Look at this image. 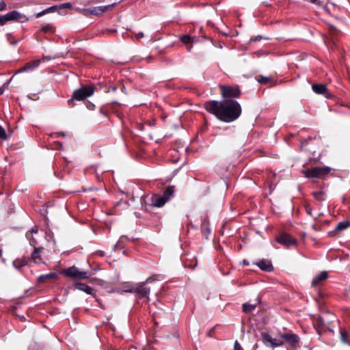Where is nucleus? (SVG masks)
Masks as SVG:
<instances>
[{"instance_id": "obj_1", "label": "nucleus", "mask_w": 350, "mask_h": 350, "mask_svg": "<svg viewBox=\"0 0 350 350\" xmlns=\"http://www.w3.org/2000/svg\"><path fill=\"white\" fill-rule=\"evenodd\" d=\"M204 107L207 112L214 115L218 120L227 123L238 119L242 111L241 105L233 99L208 100L204 103Z\"/></svg>"}, {"instance_id": "obj_2", "label": "nucleus", "mask_w": 350, "mask_h": 350, "mask_svg": "<svg viewBox=\"0 0 350 350\" xmlns=\"http://www.w3.org/2000/svg\"><path fill=\"white\" fill-rule=\"evenodd\" d=\"M175 191L174 186L167 187L162 193H153L145 197L146 206L162 207L173 196Z\"/></svg>"}, {"instance_id": "obj_3", "label": "nucleus", "mask_w": 350, "mask_h": 350, "mask_svg": "<svg viewBox=\"0 0 350 350\" xmlns=\"http://www.w3.org/2000/svg\"><path fill=\"white\" fill-rule=\"evenodd\" d=\"M94 91L95 88L92 85L82 86L81 88L75 90L72 93L71 98L68 100V105L74 107L75 105V100H84L86 98L93 95Z\"/></svg>"}, {"instance_id": "obj_4", "label": "nucleus", "mask_w": 350, "mask_h": 350, "mask_svg": "<svg viewBox=\"0 0 350 350\" xmlns=\"http://www.w3.org/2000/svg\"><path fill=\"white\" fill-rule=\"evenodd\" d=\"M62 273L68 278L79 280H86L93 275V273L90 271H80L75 266H72L63 270Z\"/></svg>"}, {"instance_id": "obj_5", "label": "nucleus", "mask_w": 350, "mask_h": 350, "mask_svg": "<svg viewBox=\"0 0 350 350\" xmlns=\"http://www.w3.org/2000/svg\"><path fill=\"white\" fill-rule=\"evenodd\" d=\"M221 95L226 99L239 98L241 95V90L238 85H220Z\"/></svg>"}, {"instance_id": "obj_6", "label": "nucleus", "mask_w": 350, "mask_h": 350, "mask_svg": "<svg viewBox=\"0 0 350 350\" xmlns=\"http://www.w3.org/2000/svg\"><path fill=\"white\" fill-rule=\"evenodd\" d=\"M275 241L287 249L296 247L297 244V240L286 232H282L278 235L275 237Z\"/></svg>"}, {"instance_id": "obj_7", "label": "nucleus", "mask_w": 350, "mask_h": 350, "mask_svg": "<svg viewBox=\"0 0 350 350\" xmlns=\"http://www.w3.org/2000/svg\"><path fill=\"white\" fill-rule=\"evenodd\" d=\"M157 279L155 278L154 275L150 276L148 278L145 282L142 283L138 286L133 288L131 292L135 293V294H137L139 295V297H146L147 298V300L148 301L149 299V294L150 289V288H148L146 286V283L152 282Z\"/></svg>"}, {"instance_id": "obj_8", "label": "nucleus", "mask_w": 350, "mask_h": 350, "mask_svg": "<svg viewBox=\"0 0 350 350\" xmlns=\"http://www.w3.org/2000/svg\"><path fill=\"white\" fill-rule=\"evenodd\" d=\"M330 168L328 167H316L304 170L303 174L308 178H321L323 176L328 174Z\"/></svg>"}, {"instance_id": "obj_9", "label": "nucleus", "mask_w": 350, "mask_h": 350, "mask_svg": "<svg viewBox=\"0 0 350 350\" xmlns=\"http://www.w3.org/2000/svg\"><path fill=\"white\" fill-rule=\"evenodd\" d=\"M25 18L16 10H13L5 15H0V25H3L8 21H23Z\"/></svg>"}, {"instance_id": "obj_10", "label": "nucleus", "mask_w": 350, "mask_h": 350, "mask_svg": "<svg viewBox=\"0 0 350 350\" xmlns=\"http://www.w3.org/2000/svg\"><path fill=\"white\" fill-rule=\"evenodd\" d=\"M280 338L288 343L292 348H296L299 342V337L293 333H284L280 335Z\"/></svg>"}, {"instance_id": "obj_11", "label": "nucleus", "mask_w": 350, "mask_h": 350, "mask_svg": "<svg viewBox=\"0 0 350 350\" xmlns=\"http://www.w3.org/2000/svg\"><path fill=\"white\" fill-rule=\"evenodd\" d=\"M109 5L97 6L83 10V14L85 16L95 15L98 16L105 12L109 9Z\"/></svg>"}, {"instance_id": "obj_12", "label": "nucleus", "mask_w": 350, "mask_h": 350, "mask_svg": "<svg viewBox=\"0 0 350 350\" xmlns=\"http://www.w3.org/2000/svg\"><path fill=\"white\" fill-rule=\"evenodd\" d=\"M312 89L316 94L324 95L327 98H331L332 97V95L328 92L325 84L314 83L312 85Z\"/></svg>"}, {"instance_id": "obj_13", "label": "nucleus", "mask_w": 350, "mask_h": 350, "mask_svg": "<svg viewBox=\"0 0 350 350\" xmlns=\"http://www.w3.org/2000/svg\"><path fill=\"white\" fill-rule=\"evenodd\" d=\"M38 233V228L37 226H34L31 230L26 232V238L29 240V244L33 247H36L38 242L37 238L34 235H37Z\"/></svg>"}, {"instance_id": "obj_14", "label": "nucleus", "mask_w": 350, "mask_h": 350, "mask_svg": "<svg viewBox=\"0 0 350 350\" xmlns=\"http://www.w3.org/2000/svg\"><path fill=\"white\" fill-rule=\"evenodd\" d=\"M33 251L31 253L30 258V261L32 260L36 264H41L43 262L42 258L41 257V253L43 250L42 247H33Z\"/></svg>"}, {"instance_id": "obj_15", "label": "nucleus", "mask_w": 350, "mask_h": 350, "mask_svg": "<svg viewBox=\"0 0 350 350\" xmlns=\"http://www.w3.org/2000/svg\"><path fill=\"white\" fill-rule=\"evenodd\" d=\"M30 262L29 257L27 256H22L21 258H18L15 259L12 262L13 267L20 271L23 267H24L26 265H29V262Z\"/></svg>"}, {"instance_id": "obj_16", "label": "nucleus", "mask_w": 350, "mask_h": 350, "mask_svg": "<svg viewBox=\"0 0 350 350\" xmlns=\"http://www.w3.org/2000/svg\"><path fill=\"white\" fill-rule=\"evenodd\" d=\"M74 287L77 290L85 292L88 295H94L96 293V291L93 288L84 283L76 282L74 284Z\"/></svg>"}, {"instance_id": "obj_17", "label": "nucleus", "mask_w": 350, "mask_h": 350, "mask_svg": "<svg viewBox=\"0 0 350 350\" xmlns=\"http://www.w3.org/2000/svg\"><path fill=\"white\" fill-rule=\"evenodd\" d=\"M328 277L327 271H322L317 276H315L312 280V285L313 286H318L321 285L323 281H325Z\"/></svg>"}, {"instance_id": "obj_18", "label": "nucleus", "mask_w": 350, "mask_h": 350, "mask_svg": "<svg viewBox=\"0 0 350 350\" xmlns=\"http://www.w3.org/2000/svg\"><path fill=\"white\" fill-rule=\"evenodd\" d=\"M40 62H41L40 59H35V60L29 62L27 64H25V65L19 70V72H25V71L33 70V69H35L39 66Z\"/></svg>"}, {"instance_id": "obj_19", "label": "nucleus", "mask_w": 350, "mask_h": 350, "mask_svg": "<svg viewBox=\"0 0 350 350\" xmlns=\"http://www.w3.org/2000/svg\"><path fill=\"white\" fill-rule=\"evenodd\" d=\"M256 265L262 271H272L273 270V267L271 262L268 260L262 259L258 261L256 263Z\"/></svg>"}, {"instance_id": "obj_20", "label": "nucleus", "mask_w": 350, "mask_h": 350, "mask_svg": "<svg viewBox=\"0 0 350 350\" xmlns=\"http://www.w3.org/2000/svg\"><path fill=\"white\" fill-rule=\"evenodd\" d=\"M316 142V144H319L320 143V137H308V138L304 139V140H302L301 142V148H305L306 150H307L310 152H314V150L313 149L307 148V146L310 144V142Z\"/></svg>"}, {"instance_id": "obj_21", "label": "nucleus", "mask_w": 350, "mask_h": 350, "mask_svg": "<svg viewBox=\"0 0 350 350\" xmlns=\"http://www.w3.org/2000/svg\"><path fill=\"white\" fill-rule=\"evenodd\" d=\"M349 227H350V221H347V220L342 221L336 225V226L335 227V230L336 231H342V230H344L348 228Z\"/></svg>"}, {"instance_id": "obj_22", "label": "nucleus", "mask_w": 350, "mask_h": 350, "mask_svg": "<svg viewBox=\"0 0 350 350\" xmlns=\"http://www.w3.org/2000/svg\"><path fill=\"white\" fill-rule=\"evenodd\" d=\"M340 340L341 341L347 345H350L349 335L345 329H340Z\"/></svg>"}, {"instance_id": "obj_23", "label": "nucleus", "mask_w": 350, "mask_h": 350, "mask_svg": "<svg viewBox=\"0 0 350 350\" xmlns=\"http://www.w3.org/2000/svg\"><path fill=\"white\" fill-rule=\"evenodd\" d=\"M56 276H57V274L55 273H49L48 274L40 275L38 278V281L40 283H43L46 281V279L55 278Z\"/></svg>"}, {"instance_id": "obj_24", "label": "nucleus", "mask_w": 350, "mask_h": 350, "mask_svg": "<svg viewBox=\"0 0 350 350\" xmlns=\"http://www.w3.org/2000/svg\"><path fill=\"white\" fill-rule=\"evenodd\" d=\"M256 308V304H243V311L245 313H251Z\"/></svg>"}, {"instance_id": "obj_25", "label": "nucleus", "mask_w": 350, "mask_h": 350, "mask_svg": "<svg viewBox=\"0 0 350 350\" xmlns=\"http://www.w3.org/2000/svg\"><path fill=\"white\" fill-rule=\"evenodd\" d=\"M256 80L260 84L267 85L272 81V78L270 77L258 76Z\"/></svg>"}, {"instance_id": "obj_26", "label": "nucleus", "mask_w": 350, "mask_h": 350, "mask_svg": "<svg viewBox=\"0 0 350 350\" xmlns=\"http://www.w3.org/2000/svg\"><path fill=\"white\" fill-rule=\"evenodd\" d=\"M40 31L44 33L53 32L54 31V27L52 24L49 23L42 26L40 29Z\"/></svg>"}, {"instance_id": "obj_27", "label": "nucleus", "mask_w": 350, "mask_h": 350, "mask_svg": "<svg viewBox=\"0 0 350 350\" xmlns=\"http://www.w3.org/2000/svg\"><path fill=\"white\" fill-rule=\"evenodd\" d=\"M283 341L280 339L272 338L269 344L272 348H275L283 345Z\"/></svg>"}, {"instance_id": "obj_28", "label": "nucleus", "mask_w": 350, "mask_h": 350, "mask_svg": "<svg viewBox=\"0 0 350 350\" xmlns=\"http://www.w3.org/2000/svg\"><path fill=\"white\" fill-rule=\"evenodd\" d=\"M181 42L185 44H190L193 42V38L189 35H183L180 38Z\"/></svg>"}, {"instance_id": "obj_29", "label": "nucleus", "mask_w": 350, "mask_h": 350, "mask_svg": "<svg viewBox=\"0 0 350 350\" xmlns=\"http://www.w3.org/2000/svg\"><path fill=\"white\" fill-rule=\"evenodd\" d=\"M271 336L268 333H262V340L264 343H270L272 340Z\"/></svg>"}, {"instance_id": "obj_30", "label": "nucleus", "mask_w": 350, "mask_h": 350, "mask_svg": "<svg viewBox=\"0 0 350 350\" xmlns=\"http://www.w3.org/2000/svg\"><path fill=\"white\" fill-rule=\"evenodd\" d=\"M317 325L318 327L317 330H318L319 332H320L319 331L320 329H322V330L325 329L324 321H323V318L319 317L317 319Z\"/></svg>"}, {"instance_id": "obj_31", "label": "nucleus", "mask_w": 350, "mask_h": 350, "mask_svg": "<svg viewBox=\"0 0 350 350\" xmlns=\"http://www.w3.org/2000/svg\"><path fill=\"white\" fill-rule=\"evenodd\" d=\"M314 198L315 200L322 201L323 198V193L322 191H315L313 193Z\"/></svg>"}, {"instance_id": "obj_32", "label": "nucleus", "mask_w": 350, "mask_h": 350, "mask_svg": "<svg viewBox=\"0 0 350 350\" xmlns=\"http://www.w3.org/2000/svg\"><path fill=\"white\" fill-rule=\"evenodd\" d=\"M304 208L306 213L310 216H312V208L310 206V204L306 203L304 204Z\"/></svg>"}, {"instance_id": "obj_33", "label": "nucleus", "mask_w": 350, "mask_h": 350, "mask_svg": "<svg viewBox=\"0 0 350 350\" xmlns=\"http://www.w3.org/2000/svg\"><path fill=\"white\" fill-rule=\"evenodd\" d=\"M0 139H7V134L5 133V131L1 126H0Z\"/></svg>"}, {"instance_id": "obj_34", "label": "nucleus", "mask_w": 350, "mask_h": 350, "mask_svg": "<svg viewBox=\"0 0 350 350\" xmlns=\"http://www.w3.org/2000/svg\"><path fill=\"white\" fill-rule=\"evenodd\" d=\"M7 5L4 0H0V11H3L6 9Z\"/></svg>"}, {"instance_id": "obj_35", "label": "nucleus", "mask_w": 350, "mask_h": 350, "mask_svg": "<svg viewBox=\"0 0 350 350\" xmlns=\"http://www.w3.org/2000/svg\"><path fill=\"white\" fill-rule=\"evenodd\" d=\"M234 349V350H243L241 345L238 342V341H235Z\"/></svg>"}, {"instance_id": "obj_36", "label": "nucleus", "mask_w": 350, "mask_h": 350, "mask_svg": "<svg viewBox=\"0 0 350 350\" xmlns=\"http://www.w3.org/2000/svg\"><path fill=\"white\" fill-rule=\"evenodd\" d=\"M72 6L71 3H65L60 5L61 8H70Z\"/></svg>"}, {"instance_id": "obj_37", "label": "nucleus", "mask_w": 350, "mask_h": 350, "mask_svg": "<svg viewBox=\"0 0 350 350\" xmlns=\"http://www.w3.org/2000/svg\"><path fill=\"white\" fill-rule=\"evenodd\" d=\"M57 9V7L56 6H52V7H50V8H48L46 9V11H48V12H55Z\"/></svg>"}, {"instance_id": "obj_38", "label": "nucleus", "mask_w": 350, "mask_h": 350, "mask_svg": "<svg viewBox=\"0 0 350 350\" xmlns=\"http://www.w3.org/2000/svg\"><path fill=\"white\" fill-rule=\"evenodd\" d=\"M96 254L98 255L99 256L103 257V256H105V252H103V251L98 250V251H96Z\"/></svg>"}, {"instance_id": "obj_39", "label": "nucleus", "mask_w": 350, "mask_h": 350, "mask_svg": "<svg viewBox=\"0 0 350 350\" xmlns=\"http://www.w3.org/2000/svg\"><path fill=\"white\" fill-rule=\"evenodd\" d=\"M144 33L142 32H139V33H136V38L138 40L144 38Z\"/></svg>"}, {"instance_id": "obj_40", "label": "nucleus", "mask_w": 350, "mask_h": 350, "mask_svg": "<svg viewBox=\"0 0 350 350\" xmlns=\"http://www.w3.org/2000/svg\"><path fill=\"white\" fill-rule=\"evenodd\" d=\"M260 39H261V36L253 37V38H251L250 42H256Z\"/></svg>"}, {"instance_id": "obj_41", "label": "nucleus", "mask_w": 350, "mask_h": 350, "mask_svg": "<svg viewBox=\"0 0 350 350\" xmlns=\"http://www.w3.org/2000/svg\"><path fill=\"white\" fill-rule=\"evenodd\" d=\"M42 16H43V13L42 12H40L36 14L37 18L41 17Z\"/></svg>"}, {"instance_id": "obj_42", "label": "nucleus", "mask_w": 350, "mask_h": 350, "mask_svg": "<svg viewBox=\"0 0 350 350\" xmlns=\"http://www.w3.org/2000/svg\"><path fill=\"white\" fill-rule=\"evenodd\" d=\"M4 92V88L3 87L0 88V95H1Z\"/></svg>"}, {"instance_id": "obj_43", "label": "nucleus", "mask_w": 350, "mask_h": 350, "mask_svg": "<svg viewBox=\"0 0 350 350\" xmlns=\"http://www.w3.org/2000/svg\"><path fill=\"white\" fill-rule=\"evenodd\" d=\"M42 12L43 13V15L45 14L49 13L48 11H46V9L42 10Z\"/></svg>"}, {"instance_id": "obj_44", "label": "nucleus", "mask_w": 350, "mask_h": 350, "mask_svg": "<svg viewBox=\"0 0 350 350\" xmlns=\"http://www.w3.org/2000/svg\"><path fill=\"white\" fill-rule=\"evenodd\" d=\"M109 31H111L112 33H115V32H116V29H111V30H109Z\"/></svg>"}, {"instance_id": "obj_45", "label": "nucleus", "mask_w": 350, "mask_h": 350, "mask_svg": "<svg viewBox=\"0 0 350 350\" xmlns=\"http://www.w3.org/2000/svg\"><path fill=\"white\" fill-rule=\"evenodd\" d=\"M120 242H121L120 241H118V243L116 245V247H118V245L120 244Z\"/></svg>"}, {"instance_id": "obj_46", "label": "nucleus", "mask_w": 350, "mask_h": 350, "mask_svg": "<svg viewBox=\"0 0 350 350\" xmlns=\"http://www.w3.org/2000/svg\"><path fill=\"white\" fill-rule=\"evenodd\" d=\"M2 255V250L0 249V257Z\"/></svg>"}, {"instance_id": "obj_47", "label": "nucleus", "mask_w": 350, "mask_h": 350, "mask_svg": "<svg viewBox=\"0 0 350 350\" xmlns=\"http://www.w3.org/2000/svg\"><path fill=\"white\" fill-rule=\"evenodd\" d=\"M191 46H189V49H188V50H189V51H191Z\"/></svg>"}]
</instances>
